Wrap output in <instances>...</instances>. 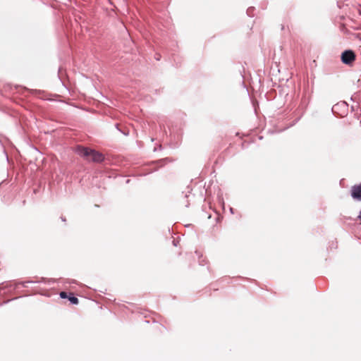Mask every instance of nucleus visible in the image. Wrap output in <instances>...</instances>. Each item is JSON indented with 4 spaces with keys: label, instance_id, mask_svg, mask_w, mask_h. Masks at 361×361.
Returning a JSON list of instances; mask_svg holds the SVG:
<instances>
[{
    "label": "nucleus",
    "instance_id": "nucleus-1",
    "mask_svg": "<svg viewBox=\"0 0 361 361\" xmlns=\"http://www.w3.org/2000/svg\"><path fill=\"white\" fill-rule=\"evenodd\" d=\"M54 281L51 279H47L46 278H40L39 280H29L25 281H21L18 283H12V282H6L2 283L0 284V292H1L2 290L8 289V291L16 289L18 287V285H22L23 287H27V283H48L50 284L51 283H53ZM1 293H0V295Z\"/></svg>",
    "mask_w": 361,
    "mask_h": 361
},
{
    "label": "nucleus",
    "instance_id": "nucleus-2",
    "mask_svg": "<svg viewBox=\"0 0 361 361\" xmlns=\"http://www.w3.org/2000/svg\"><path fill=\"white\" fill-rule=\"evenodd\" d=\"M356 55L354 51L351 49H347L342 52L341 59L343 63L345 65H352L355 61Z\"/></svg>",
    "mask_w": 361,
    "mask_h": 361
},
{
    "label": "nucleus",
    "instance_id": "nucleus-3",
    "mask_svg": "<svg viewBox=\"0 0 361 361\" xmlns=\"http://www.w3.org/2000/svg\"><path fill=\"white\" fill-rule=\"evenodd\" d=\"M91 148L82 145L76 146L75 152L87 161H90Z\"/></svg>",
    "mask_w": 361,
    "mask_h": 361
},
{
    "label": "nucleus",
    "instance_id": "nucleus-4",
    "mask_svg": "<svg viewBox=\"0 0 361 361\" xmlns=\"http://www.w3.org/2000/svg\"><path fill=\"white\" fill-rule=\"evenodd\" d=\"M91 148L82 145L76 146L75 152L87 161H90Z\"/></svg>",
    "mask_w": 361,
    "mask_h": 361
},
{
    "label": "nucleus",
    "instance_id": "nucleus-5",
    "mask_svg": "<svg viewBox=\"0 0 361 361\" xmlns=\"http://www.w3.org/2000/svg\"><path fill=\"white\" fill-rule=\"evenodd\" d=\"M348 104L345 102H342L340 103H337L336 104L334 105L331 111L334 114H338L341 116H343V114H345V111L348 109Z\"/></svg>",
    "mask_w": 361,
    "mask_h": 361
},
{
    "label": "nucleus",
    "instance_id": "nucleus-6",
    "mask_svg": "<svg viewBox=\"0 0 361 361\" xmlns=\"http://www.w3.org/2000/svg\"><path fill=\"white\" fill-rule=\"evenodd\" d=\"M104 160V156L102 153L92 149L90 151V161L95 163H102Z\"/></svg>",
    "mask_w": 361,
    "mask_h": 361
},
{
    "label": "nucleus",
    "instance_id": "nucleus-7",
    "mask_svg": "<svg viewBox=\"0 0 361 361\" xmlns=\"http://www.w3.org/2000/svg\"><path fill=\"white\" fill-rule=\"evenodd\" d=\"M351 197L355 200L361 201V183L352 186Z\"/></svg>",
    "mask_w": 361,
    "mask_h": 361
},
{
    "label": "nucleus",
    "instance_id": "nucleus-8",
    "mask_svg": "<svg viewBox=\"0 0 361 361\" xmlns=\"http://www.w3.org/2000/svg\"><path fill=\"white\" fill-rule=\"evenodd\" d=\"M68 300L71 302V304H72V305H78V302H79V300H78V298H76L72 293H69Z\"/></svg>",
    "mask_w": 361,
    "mask_h": 361
},
{
    "label": "nucleus",
    "instance_id": "nucleus-9",
    "mask_svg": "<svg viewBox=\"0 0 361 361\" xmlns=\"http://www.w3.org/2000/svg\"><path fill=\"white\" fill-rule=\"evenodd\" d=\"M254 10H255V8L254 7H249L247 9V15L250 17H253L254 16Z\"/></svg>",
    "mask_w": 361,
    "mask_h": 361
},
{
    "label": "nucleus",
    "instance_id": "nucleus-10",
    "mask_svg": "<svg viewBox=\"0 0 361 361\" xmlns=\"http://www.w3.org/2000/svg\"><path fill=\"white\" fill-rule=\"evenodd\" d=\"M60 297L61 298H68V295H69V293L65 292V291H61L59 294Z\"/></svg>",
    "mask_w": 361,
    "mask_h": 361
},
{
    "label": "nucleus",
    "instance_id": "nucleus-11",
    "mask_svg": "<svg viewBox=\"0 0 361 361\" xmlns=\"http://www.w3.org/2000/svg\"><path fill=\"white\" fill-rule=\"evenodd\" d=\"M60 297L61 298H68V295H69V293L65 292V291H61L59 294Z\"/></svg>",
    "mask_w": 361,
    "mask_h": 361
},
{
    "label": "nucleus",
    "instance_id": "nucleus-12",
    "mask_svg": "<svg viewBox=\"0 0 361 361\" xmlns=\"http://www.w3.org/2000/svg\"><path fill=\"white\" fill-rule=\"evenodd\" d=\"M192 189L190 187L187 188V191L185 192V197L188 198L190 196V194L191 193Z\"/></svg>",
    "mask_w": 361,
    "mask_h": 361
},
{
    "label": "nucleus",
    "instance_id": "nucleus-13",
    "mask_svg": "<svg viewBox=\"0 0 361 361\" xmlns=\"http://www.w3.org/2000/svg\"><path fill=\"white\" fill-rule=\"evenodd\" d=\"M160 58H161V55L160 54H157L155 59L159 61V60H160Z\"/></svg>",
    "mask_w": 361,
    "mask_h": 361
},
{
    "label": "nucleus",
    "instance_id": "nucleus-14",
    "mask_svg": "<svg viewBox=\"0 0 361 361\" xmlns=\"http://www.w3.org/2000/svg\"><path fill=\"white\" fill-rule=\"evenodd\" d=\"M178 243V241H176V240H173V245L174 246H177Z\"/></svg>",
    "mask_w": 361,
    "mask_h": 361
},
{
    "label": "nucleus",
    "instance_id": "nucleus-15",
    "mask_svg": "<svg viewBox=\"0 0 361 361\" xmlns=\"http://www.w3.org/2000/svg\"><path fill=\"white\" fill-rule=\"evenodd\" d=\"M195 254L197 255V256L199 258H200V257H202V255H200V252H199L197 250H196V251H195Z\"/></svg>",
    "mask_w": 361,
    "mask_h": 361
},
{
    "label": "nucleus",
    "instance_id": "nucleus-16",
    "mask_svg": "<svg viewBox=\"0 0 361 361\" xmlns=\"http://www.w3.org/2000/svg\"><path fill=\"white\" fill-rule=\"evenodd\" d=\"M115 126H116V129H118L119 131H121V130L119 129V128H118V127H119V124H118V123H116V124H115Z\"/></svg>",
    "mask_w": 361,
    "mask_h": 361
},
{
    "label": "nucleus",
    "instance_id": "nucleus-17",
    "mask_svg": "<svg viewBox=\"0 0 361 361\" xmlns=\"http://www.w3.org/2000/svg\"><path fill=\"white\" fill-rule=\"evenodd\" d=\"M61 221H64V222H65V221H66V218H65V217L61 216Z\"/></svg>",
    "mask_w": 361,
    "mask_h": 361
},
{
    "label": "nucleus",
    "instance_id": "nucleus-18",
    "mask_svg": "<svg viewBox=\"0 0 361 361\" xmlns=\"http://www.w3.org/2000/svg\"><path fill=\"white\" fill-rule=\"evenodd\" d=\"M298 120H299V118H297V119L295 120V121L293 124H291V125H290V126H293L296 122H298Z\"/></svg>",
    "mask_w": 361,
    "mask_h": 361
},
{
    "label": "nucleus",
    "instance_id": "nucleus-19",
    "mask_svg": "<svg viewBox=\"0 0 361 361\" xmlns=\"http://www.w3.org/2000/svg\"><path fill=\"white\" fill-rule=\"evenodd\" d=\"M230 212L233 214V209L232 207L230 208Z\"/></svg>",
    "mask_w": 361,
    "mask_h": 361
},
{
    "label": "nucleus",
    "instance_id": "nucleus-20",
    "mask_svg": "<svg viewBox=\"0 0 361 361\" xmlns=\"http://www.w3.org/2000/svg\"><path fill=\"white\" fill-rule=\"evenodd\" d=\"M185 207H189L188 201L187 202V204H185Z\"/></svg>",
    "mask_w": 361,
    "mask_h": 361
},
{
    "label": "nucleus",
    "instance_id": "nucleus-21",
    "mask_svg": "<svg viewBox=\"0 0 361 361\" xmlns=\"http://www.w3.org/2000/svg\"><path fill=\"white\" fill-rule=\"evenodd\" d=\"M9 301H10V300H6V301L4 302V304H6V303H8Z\"/></svg>",
    "mask_w": 361,
    "mask_h": 361
},
{
    "label": "nucleus",
    "instance_id": "nucleus-22",
    "mask_svg": "<svg viewBox=\"0 0 361 361\" xmlns=\"http://www.w3.org/2000/svg\"><path fill=\"white\" fill-rule=\"evenodd\" d=\"M129 182H130L129 179H127L126 181V183H129Z\"/></svg>",
    "mask_w": 361,
    "mask_h": 361
},
{
    "label": "nucleus",
    "instance_id": "nucleus-23",
    "mask_svg": "<svg viewBox=\"0 0 361 361\" xmlns=\"http://www.w3.org/2000/svg\"><path fill=\"white\" fill-rule=\"evenodd\" d=\"M122 133H123L125 135H128V133H124V132H122Z\"/></svg>",
    "mask_w": 361,
    "mask_h": 361
},
{
    "label": "nucleus",
    "instance_id": "nucleus-24",
    "mask_svg": "<svg viewBox=\"0 0 361 361\" xmlns=\"http://www.w3.org/2000/svg\"><path fill=\"white\" fill-rule=\"evenodd\" d=\"M360 126H361V121H360Z\"/></svg>",
    "mask_w": 361,
    "mask_h": 361
}]
</instances>
